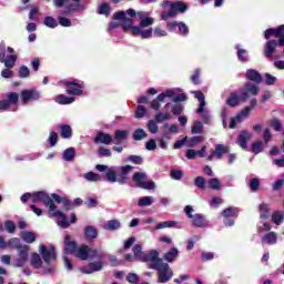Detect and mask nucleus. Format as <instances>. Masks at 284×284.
I'll return each mask as SVG.
<instances>
[{
	"label": "nucleus",
	"instance_id": "ea45409f",
	"mask_svg": "<svg viewBox=\"0 0 284 284\" xmlns=\"http://www.w3.org/2000/svg\"><path fill=\"white\" fill-rule=\"evenodd\" d=\"M60 136L62 139H71L72 138V128L68 124L60 126Z\"/></svg>",
	"mask_w": 284,
	"mask_h": 284
},
{
	"label": "nucleus",
	"instance_id": "9d476101",
	"mask_svg": "<svg viewBox=\"0 0 284 284\" xmlns=\"http://www.w3.org/2000/svg\"><path fill=\"white\" fill-rule=\"evenodd\" d=\"M256 104H257L256 99L251 100V106H246L235 118H232L229 128L231 130H234V128H236L237 123H241V121H243V119H247V116H250V113L252 112V110H254V108H256Z\"/></svg>",
	"mask_w": 284,
	"mask_h": 284
},
{
	"label": "nucleus",
	"instance_id": "13d9d810",
	"mask_svg": "<svg viewBox=\"0 0 284 284\" xmlns=\"http://www.w3.org/2000/svg\"><path fill=\"white\" fill-rule=\"evenodd\" d=\"M22 239L26 243H34V241H37V235L32 232H22Z\"/></svg>",
	"mask_w": 284,
	"mask_h": 284
},
{
	"label": "nucleus",
	"instance_id": "9b49d317",
	"mask_svg": "<svg viewBox=\"0 0 284 284\" xmlns=\"http://www.w3.org/2000/svg\"><path fill=\"white\" fill-rule=\"evenodd\" d=\"M247 99H250L247 92H241L240 95L236 92H231L226 100V105H229V108H237L241 103H246Z\"/></svg>",
	"mask_w": 284,
	"mask_h": 284
},
{
	"label": "nucleus",
	"instance_id": "09e8293b",
	"mask_svg": "<svg viewBox=\"0 0 284 284\" xmlns=\"http://www.w3.org/2000/svg\"><path fill=\"white\" fill-rule=\"evenodd\" d=\"M207 185L211 190L219 191L221 190V180L216 178L209 179Z\"/></svg>",
	"mask_w": 284,
	"mask_h": 284
},
{
	"label": "nucleus",
	"instance_id": "4d7b16f0",
	"mask_svg": "<svg viewBox=\"0 0 284 284\" xmlns=\"http://www.w3.org/2000/svg\"><path fill=\"white\" fill-rule=\"evenodd\" d=\"M260 186H261V181H258V179L253 178L250 180L248 187L251 192H257Z\"/></svg>",
	"mask_w": 284,
	"mask_h": 284
},
{
	"label": "nucleus",
	"instance_id": "f8f14e48",
	"mask_svg": "<svg viewBox=\"0 0 284 284\" xmlns=\"http://www.w3.org/2000/svg\"><path fill=\"white\" fill-rule=\"evenodd\" d=\"M140 261L142 263H150L149 270H152V266L159 265L163 261V258L159 257V251L151 250L144 252Z\"/></svg>",
	"mask_w": 284,
	"mask_h": 284
},
{
	"label": "nucleus",
	"instance_id": "0eeeda50",
	"mask_svg": "<svg viewBox=\"0 0 284 284\" xmlns=\"http://www.w3.org/2000/svg\"><path fill=\"white\" fill-rule=\"evenodd\" d=\"M193 212L194 207H192L191 205H186L184 207V214H186L187 219H191V223L194 227H207V225H210V222H207L205 215L200 213L193 215Z\"/></svg>",
	"mask_w": 284,
	"mask_h": 284
},
{
	"label": "nucleus",
	"instance_id": "a211bd4d",
	"mask_svg": "<svg viewBox=\"0 0 284 284\" xmlns=\"http://www.w3.org/2000/svg\"><path fill=\"white\" fill-rule=\"evenodd\" d=\"M22 103H28L29 101H39L41 99V93L38 90H23L21 92Z\"/></svg>",
	"mask_w": 284,
	"mask_h": 284
},
{
	"label": "nucleus",
	"instance_id": "a19ab883",
	"mask_svg": "<svg viewBox=\"0 0 284 284\" xmlns=\"http://www.w3.org/2000/svg\"><path fill=\"white\" fill-rule=\"evenodd\" d=\"M154 203V197L152 196H142L139 199L138 205L139 207H148Z\"/></svg>",
	"mask_w": 284,
	"mask_h": 284
},
{
	"label": "nucleus",
	"instance_id": "72a5a7b5",
	"mask_svg": "<svg viewBox=\"0 0 284 284\" xmlns=\"http://www.w3.org/2000/svg\"><path fill=\"white\" fill-rule=\"evenodd\" d=\"M193 94H194L195 99H197V101H200L196 112H203V109L206 105L205 95L201 91H194Z\"/></svg>",
	"mask_w": 284,
	"mask_h": 284
},
{
	"label": "nucleus",
	"instance_id": "e2e57ef3",
	"mask_svg": "<svg viewBox=\"0 0 284 284\" xmlns=\"http://www.w3.org/2000/svg\"><path fill=\"white\" fill-rule=\"evenodd\" d=\"M156 120H149L148 122V130L151 132V134H156L159 132V125H156Z\"/></svg>",
	"mask_w": 284,
	"mask_h": 284
},
{
	"label": "nucleus",
	"instance_id": "1a4fd4ad",
	"mask_svg": "<svg viewBox=\"0 0 284 284\" xmlns=\"http://www.w3.org/2000/svg\"><path fill=\"white\" fill-rule=\"evenodd\" d=\"M61 84L64 85L67 94H71L72 97H81L83 94V83L79 80H64Z\"/></svg>",
	"mask_w": 284,
	"mask_h": 284
},
{
	"label": "nucleus",
	"instance_id": "bf43d9fd",
	"mask_svg": "<svg viewBox=\"0 0 284 284\" xmlns=\"http://www.w3.org/2000/svg\"><path fill=\"white\" fill-rule=\"evenodd\" d=\"M270 125L273 128V130H275V132H281L283 129V122L276 118L271 120Z\"/></svg>",
	"mask_w": 284,
	"mask_h": 284
},
{
	"label": "nucleus",
	"instance_id": "2eb2a0df",
	"mask_svg": "<svg viewBox=\"0 0 284 284\" xmlns=\"http://www.w3.org/2000/svg\"><path fill=\"white\" fill-rule=\"evenodd\" d=\"M40 254L45 265H50L52 261H57V251L52 246L48 248L44 245H40Z\"/></svg>",
	"mask_w": 284,
	"mask_h": 284
},
{
	"label": "nucleus",
	"instance_id": "39448f33",
	"mask_svg": "<svg viewBox=\"0 0 284 284\" xmlns=\"http://www.w3.org/2000/svg\"><path fill=\"white\" fill-rule=\"evenodd\" d=\"M152 270L158 272V283H168V281H172L174 276V272L170 267V264L165 263L163 260L160 264H154Z\"/></svg>",
	"mask_w": 284,
	"mask_h": 284
},
{
	"label": "nucleus",
	"instance_id": "6e6d98bb",
	"mask_svg": "<svg viewBox=\"0 0 284 284\" xmlns=\"http://www.w3.org/2000/svg\"><path fill=\"white\" fill-rule=\"evenodd\" d=\"M191 132H192V134H203V122L195 121L193 123Z\"/></svg>",
	"mask_w": 284,
	"mask_h": 284
},
{
	"label": "nucleus",
	"instance_id": "aec40b11",
	"mask_svg": "<svg viewBox=\"0 0 284 284\" xmlns=\"http://www.w3.org/2000/svg\"><path fill=\"white\" fill-rule=\"evenodd\" d=\"M93 141L95 144L102 143L103 145H110V143H112L113 139L110 133L100 131L97 133Z\"/></svg>",
	"mask_w": 284,
	"mask_h": 284
},
{
	"label": "nucleus",
	"instance_id": "680f3d73",
	"mask_svg": "<svg viewBox=\"0 0 284 284\" xmlns=\"http://www.w3.org/2000/svg\"><path fill=\"white\" fill-rule=\"evenodd\" d=\"M236 50H237L239 61H242V63H245L247 61V50L240 49L239 47H236Z\"/></svg>",
	"mask_w": 284,
	"mask_h": 284
},
{
	"label": "nucleus",
	"instance_id": "0e129e2a",
	"mask_svg": "<svg viewBox=\"0 0 284 284\" xmlns=\"http://www.w3.org/2000/svg\"><path fill=\"white\" fill-rule=\"evenodd\" d=\"M98 14H104L105 17H108L110 14V4L105 2L100 4L98 8Z\"/></svg>",
	"mask_w": 284,
	"mask_h": 284
},
{
	"label": "nucleus",
	"instance_id": "4c0bfd02",
	"mask_svg": "<svg viewBox=\"0 0 284 284\" xmlns=\"http://www.w3.org/2000/svg\"><path fill=\"white\" fill-rule=\"evenodd\" d=\"M74 156H77V151L74 150V148H69L64 150L62 159L64 161L72 162L74 161Z\"/></svg>",
	"mask_w": 284,
	"mask_h": 284
},
{
	"label": "nucleus",
	"instance_id": "de8ad7c7",
	"mask_svg": "<svg viewBox=\"0 0 284 284\" xmlns=\"http://www.w3.org/2000/svg\"><path fill=\"white\" fill-rule=\"evenodd\" d=\"M258 210L260 212H262L260 219H262V221H265V219L270 216V207L267 206V204L262 203L260 204Z\"/></svg>",
	"mask_w": 284,
	"mask_h": 284
},
{
	"label": "nucleus",
	"instance_id": "7c9ffc66",
	"mask_svg": "<svg viewBox=\"0 0 284 284\" xmlns=\"http://www.w3.org/2000/svg\"><path fill=\"white\" fill-rule=\"evenodd\" d=\"M30 265L33 266L34 270H41L43 265V260H41V255L38 253H32Z\"/></svg>",
	"mask_w": 284,
	"mask_h": 284
},
{
	"label": "nucleus",
	"instance_id": "2f4dec72",
	"mask_svg": "<svg viewBox=\"0 0 284 284\" xmlns=\"http://www.w3.org/2000/svg\"><path fill=\"white\" fill-rule=\"evenodd\" d=\"M179 258V248L173 247L164 254V261L168 263H174Z\"/></svg>",
	"mask_w": 284,
	"mask_h": 284
},
{
	"label": "nucleus",
	"instance_id": "79ce46f5",
	"mask_svg": "<svg viewBox=\"0 0 284 284\" xmlns=\"http://www.w3.org/2000/svg\"><path fill=\"white\" fill-rule=\"evenodd\" d=\"M165 227H179V223L175 221H165L155 225V230H165Z\"/></svg>",
	"mask_w": 284,
	"mask_h": 284
},
{
	"label": "nucleus",
	"instance_id": "c03bdc74",
	"mask_svg": "<svg viewBox=\"0 0 284 284\" xmlns=\"http://www.w3.org/2000/svg\"><path fill=\"white\" fill-rule=\"evenodd\" d=\"M29 254H30V246L22 245V246H20V248H18V256H19V258L28 261Z\"/></svg>",
	"mask_w": 284,
	"mask_h": 284
},
{
	"label": "nucleus",
	"instance_id": "6ab92c4d",
	"mask_svg": "<svg viewBox=\"0 0 284 284\" xmlns=\"http://www.w3.org/2000/svg\"><path fill=\"white\" fill-rule=\"evenodd\" d=\"M50 213H51V216L58 217V225L60 227H63V230H68V227H70V222L68 221V217L64 215L63 212L54 210Z\"/></svg>",
	"mask_w": 284,
	"mask_h": 284
},
{
	"label": "nucleus",
	"instance_id": "a18cd8bd",
	"mask_svg": "<svg viewBox=\"0 0 284 284\" xmlns=\"http://www.w3.org/2000/svg\"><path fill=\"white\" fill-rule=\"evenodd\" d=\"M1 63H4L6 68H14V65H17V55L11 54L8 55L7 58H4V61H2Z\"/></svg>",
	"mask_w": 284,
	"mask_h": 284
},
{
	"label": "nucleus",
	"instance_id": "8fccbe9b",
	"mask_svg": "<svg viewBox=\"0 0 284 284\" xmlns=\"http://www.w3.org/2000/svg\"><path fill=\"white\" fill-rule=\"evenodd\" d=\"M172 119V113H156L155 123H163V121H170Z\"/></svg>",
	"mask_w": 284,
	"mask_h": 284
},
{
	"label": "nucleus",
	"instance_id": "6e6552de",
	"mask_svg": "<svg viewBox=\"0 0 284 284\" xmlns=\"http://www.w3.org/2000/svg\"><path fill=\"white\" fill-rule=\"evenodd\" d=\"M31 199L33 203H43L45 207H49V212H54V210H57V204H54V201L52 200L50 194L44 191L31 193Z\"/></svg>",
	"mask_w": 284,
	"mask_h": 284
},
{
	"label": "nucleus",
	"instance_id": "393cba45",
	"mask_svg": "<svg viewBox=\"0 0 284 284\" xmlns=\"http://www.w3.org/2000/svg\"><path fill=\"white\" fill-rule=\"evenodd\" d=\"M128 136H130V133L126 130H116L114 132L113 143L121 145L122 141H128Z\"/></svg>",
	"mask_w": 284,
	"mask_h": 284
},
{
	"label": "nucleus",
	"instance_id": "a878e982",
	"mask_svg": "<svg viewBox=\"0 0 284 284\" xmlns=\"http://www.w3.org/2000/svg\"><path fill=\"white\" fill-rule=\"evenodd\" d=\"M245 77L248 79V81H253V83H261V81H263L261 73L254 69H248Z\"/></svg>",
	"mask_w": 284,
	"mask_h": 284
},
{
	"label": "nucleus",
	"instance_id": "052dcab7",
	"mask_svg": "<svg viewBox=\"0 0 284 284\" xmlns=\"http://www.w3.org/2000/svg\"><path fill=\"white\" fill-rule=\"evenodd\" d=\"M272 221L275 225H281V223H283V212L275 211L272 215Z\"/></svg>",
	"mask_w": 284,
	"mask_h": 284
},
{
	"label": "nucleus",
	"instance_id": "f3484780",
	"mask_svg": "<svg viewBox=\"0 0 284 284\" xmlns=\"http://www.w3.org/2000/svg\"><path fill=\"white\" fill-rule=\"evenodd\" d=\"M97 262H90L87 266L81 267L82 274H94L103 270V258H97Z\"/></svg>",
	"mask_w": 284,
	"mask_h": 284
},
{
	"label": "nucleus",
	"instance_id": "338daca9",
	"mask_svg": "<svg viewBox=\"0 0 284 284\" xmlns=\"http://www.w3.org/2000/svg\"><path fill=\"white\" fill-rule=\"evenodd\" d=\"M20 79H28L30 77V69L27 65H22L18 72Z\"/></svg>",
	"mask_w": 284,
	"mask_h": 284
},
{
	"label": "nucleus",
	"instance_id": "4be33fe9",
	"mask_svg": "<svg viewBox=\"0 0 284 284\" xmlns=\"http://www.w3.org/2000/svg\"><path fill=\"white\" fill-rule=\"evenodd\" d=\"M84 236L87 241L92 242L99 237V230L95 226L88 225L84 227Z\"/></svg>",
	"mask_w": 284,
	"mask_h": 284
},
{
	"label": "nucleus",
	"instance_id": "7ed1b4c3",
	"mask_svg": "<svg viewBox=\"0 0 284 284\" xmlns=\"http://www.w3.org/2000/svg\"><path fill=\"white\" fill-rule=\"evenodd\" d=\"M74 256L80 261H94V258H105L103 252L99 251L98 248H92L88 245L80 246L75 251Z\"/></svg>",
	"mask_w": 284,
	"mask_h": 284
},
{
	"label": "nucleus",
	"instance_id": "f03ea898",
	"mask_svg": "<svg viewBox=\"0 0 284 284\" xmlns=\"http://www.w3.org/2000/svg\"><path fill=\"white\" fill-rule=\"evenodd\" d=\"M161 8H169V11L162 12V20L168 21V19H174L179 14H185L187 12L189 7L183 1L172 2L170 0H163L161 3Z\"/></svg>",
	"mask_w": 284,
	"mask_h": 284
},
{
	"label": "nucleus",
	"instance_id": "58836bf2",
	"mask_svg": "<svg viewBox=\"0 0 284 284\" xmlns=\"http://www.w3.org/2000/svg\"><path fill=\"white\" fill-rule=\"evenodd\" d=\"M199 143H203V136H193V138H187L186 136V146L187 148H195V145H199Z\"/></svg>",
	"mask_w": 284,
	"mask_h": 284
},
{
	"label": "nucleus",
	"instance_id": "c756f323",
	"mask_svg": "<svg viewBox=\"0 0 284 284\" xmlns=\"http://www.w3.org/2000/svg\"><path fill=\"white\" fill-rule=\"evenodd\" d=\"M213 154L216 156V159L221 160L223 159V154H230V146L217 144L213 151Z\"/></svg>",
	"mask_w": 284,
	"mask_h": 284
},
{
	"label": "nucleus",
	"instance_id": "473e14b6",
	"mask_svg": "<svg viewBox=\"0 0 284 284\" xmlns=\"http://www.w3.org/2000/svg\"><path fill=\"white\" fill-rule=\"evenodd\" d=\"M260 88L256 84H252V83H245L244 85V91L242 92H246V94H250L252 97H258V92H260Z\"/></svg>",
	"mask_w": 284,
	"mask_h": 284
},
{
	"label": "nucleus",
	"instance_id": "603ef678",
	"mask_svg": "<svg viewBox=\"0 0 284 284\" xmlns=\"http://www.w3.org/2000/svg\"><path fill=\"white\" fill-rule=\"evenodd\" d=\"M132 252H133L135 258H138V261H141L143 254L145 253V252H143V246H141V244H135L132 247Z\"/></svg>",
	"mask_w": 284,
	"mask_h": 284
},
{
	"label": "nucleus",
	"instance_id": "774afa93",
	"mask_svg": "<svg viewBox=\"0 0 284 284\" xmlns=\"http://www.w3.org/2000/svg\"><path fill=\"white\" fill-rule=\"evenodd\" d=\"M148 114V109L143 105H138L136 111H135V119H143Z\"/></svg>",
	"mask_w": 284,
	"mask_h": 284
},
{
	"label": "nucleus",
	"instance_id": "b1692460",
	"mask_svg": "<svg viewBox=\"0 0 284 284\" xmlns=\"http://www.w3.org/2000/svg\"><path fill=\"white\" fill-rule=\"evenodd\" d=\"M278 45V42L276 40H270L266 42V48L264 49V57L266 59H272L274 55V52L276 51V47Z\"/></svg>",
	"mask_w": 284,
	"mask_h": 284
},
{
	"label": "nucleus",
	"instance_id": "20e7f679",
	"mask_svg": "<svg viewBox=\"0 0 284 284\" xmlns=\"http://www.w3.org/2000/svg\"><path fill=\"white\" fill-rule=\"evenodd\" d=\"M53 6L55 8H63V14H70L72 12H83L85 6L81 3V0H53Z\"/></svg>",
	"mask_w": 284,
	"mask_h": 284
},
{
	"label": "nucleus",
	"instance_id": "4468645a",
	"mask_svg": "<svg viewBox=\"0 0 284 284\" xmlns=\"http://www.w3.org/2000/svg\"><path fill=\"white\" fill-rule=\"evenodd\" d=\"M19 103V93L10 92L7 94V99L0 100V110L6 112L11 105H17Z\"/></svg>",
	"mask_w": 284,
	"mask_h": 284
},
{
	"label": "nucleus",
	"instance_id": "f704fd0d",
	"mask_svg": "<svg viewBox=\"0 0 284 284\" xmlns=\"http://www.w3.org/2000/svg\"><path fill=\"white\" fill-rule=\"evenodd\" d=\"M133 21L130 18H126L122 20L121 28L124 32H130V34H133V28H136V26H133Z\"/></svg>",
	"mask_w": 284,
	"mask_h": 284
},
{
	"label": "nucleus",
	"instance_id": "bb28decb",
	"mask_svg": "<svg viewBox=\"0 0 284 284\" xmlns=\"http://www.w3.org/2000/svg\"><path fill=\"white\" fill-rule=\"evenodd\" d=\"M264 37H284V24H281L278 28H270L264 31Z\"/></svg>",
	"mask_w": 284,
	"mask_h": 284
},
{
	"label": "nucleus",
	"instance_id": "ddd939ff",
	"mask_svg": "<svg viewBox=\"0 0 284 284\" xmlns=\"http://www.w3.org/2000/svg\"><path fill=\"white\" fill-rule=\"evenodd\" d=\"M132 179L138 187H142V190H154V182H148V175L145 173L136 172Z\"/></svg>",
	"mask_w": 284,
	"mask_h": 284
},
{
	"label": "nucleus",
	"instance_id": "3c124183",
	"mask_svg": "<svg viewBox=\"0 0 284 284\" xmlns=\"http://www.w3.org/2000/svg\"><path fill=\"white\" fill-rule=\"evenodd\" d=\"M148 136V133L143 129H136L133 132V139L134 141H143Z\"/></svg>",
	"mask_w": 284,
	"mask_h": 284
},
{
	"label": "nucleus",
	"instance_id": "864d4df0",
	"mask_svg": "<svg viewBox=\"0 0 284 284\" xmlns=\"http://www.w3.org/2000/svg\"><path fill=\"white\" fill-rule=\"evenodd\" d=\"M194 185L199 190H205V185H207V180H205V178L203 176H197L194 180Z\"/></svg>",
	"mask_w": 284,
	"mask_h": 284
},
{
	"label": "nucleus",
	"instance_id": "5fc2aeb1",
	"mask_svg": "<svg viewBox=\"0 0 284 284\" xmlns=\"http://www.w3.org/2000/svg\"><path fill=\"white\" fill-rule=\"evenodd\" d=\"M43 23L47 28H57L59 26V21L50 16L44 18Z\"/></svg>",
	"mask_w": 284,
	"mask_h": 284
},
{
	"label": "nucleus",
	"instance_id": "c9c22d12",
	"mask_svg": "<svg viewBox=\"0 0 284 284\" xmlns=\"http://www.w3.org/2000/svg\"><path fill=\"white\" fill-rule=\"evenodd\" d=\"M55 102L60 105H70V103H74V98H70L64 94H59L55 97Z\"/></svg>",
	"mask_w": 284,
	"mask_h": 284
},
{
	"label": "nucleus",
	"instance_id": "c85d7f7f",
	"mask_svg": "<svg viewBox=\"0 0 284 284\" xmlns=\"http://www.w3.org/2000/svg\"><path fill=\"white\" fill-rule=\"evenodd\" d=\"M278 241V235L275 232H268L262 237V243H266V245H276Z\"/></svg>",
	"mask_w": 284,
	"mask_h": 284
},
{
	"label": "nucleus",
	"instance_id": "cd10ccee",
	"mask_svg": "<svg viewBox=\"0 0 284 284\" xmlns=\"http://www.w3.org/2000/svg\"><path fill=\"white\" fill-rule=\"evenodd\" d=\"M103 230H106L108 232H116V230H121V221L110 220L103 224Z\"/></svg>",
	"mask_w": 284,
	"mask_h": 284
},
{
	"label": "nucleus",
	"instance_id": "dca6fc26",
	"mask_svg": "<svg viewBox=\"0 0 284 284\" xmlns=\"http://www.w3.org/2000/svg\"><path fill=\"white\" fill-rule=\"evenodd\" d=\"M166 27L171 32L178 31L179 34H182L184 37L190 34V28L187 27V24H185V22L171 21L168 22Z\"/></svg>",
	"mask_w": 284,
	"mask_h": 284
},
{
	"label": "nucleus",
	"instance_id": "5701e85b",
	"mask_svg": "<svg viewBox=\"0 0 284 284\" xmlns=\"http://www.w3.org/2000/svg\"><path fill=\"white\" fill-rule=\"evenodd\" d=\"M252 139V133L247 131H241L239 138H237V145L242 148V150H247V141Z\"/></svg>",
	"mask_w": 284,
	"mask_h": 284
},
{
	"label": "nucleus",
	"instance_id": "69168bd1",
	"mask_svg": "<svg viewBox=\"0 0 284 284\" xmlns=\"http://www.w3.org/2000/svg\"><path fill=\"white\" fill-rule=\"evenodd\" d=\"M98 154H99V156H100L101 159H103V158H110V156H112V151H110V149L100 146L99 150H98Z\"/></svg>",
	"mask_w": 284,
	"mask_h": 284
},
{
	"label": "nucleus",
	"instance_id": "e433bc0d",
	"mask_svg": "<svg viewBox=\"0 0 284 284\" xmlns=\"http://www.w3.org/2000/svg\"><path fill=\"white\" fill-rule=\"evenodd\" d=\"M83 179H85V181H89L90 183H99V181H102L101 175L92 171L84 173Z\"/></svg>",
	"mask_w": 284,
	"mask_h": 284
},
{
	"label": "nucleus",
	"instance_id": "37998d69",
	"mask_svg": "<svg viewBox=\"0 0 284 284\" xmlns=\"http://www.w3.org/2000/svg\"><path fill=\"white\" fill-rule=\"evenodd\" d=\"M222 216H224V219H232L234 216H239V209L227 207L222 212Z\"/></svg>",
	"mask_w": 284,
	"mask_h": 284
},
{
	"label": "nucleus",
	"instance_id": "423d86ee",
	"mask_svg": "<svg viewBox=\"0 0 284 284\" xmlns=\"http://www.w3.org/2000/svg\"><path fill=\"white\" fill-rule=\"evenodd\" d=\"M154 18H144L140 21L139 26L133 28V37H150L154 30Z\"/></svg>",
	"mask_w": 284,
	"mask_h": 284
},
{
	"label": "nucleus",
	"instance_id": "49530a36",
	"mask_svg": "<svg viewBox=\"0 0 284 284\" xmlns=\"http://www.w3.org/2000/svg\"><path fill=\"white\" fill-rule=\"evenodd\" d=\"M23 245H21V240L18 237H12L7 242V247H12V250H19Z\"/></svg>",
	"mask_w": 284,
	"mask_h": 284
},
{
	"label": "nucleus",
	"instance_id": "f257e3e1",
	"mask_svg": "<svg viewBox=\"0 0 284 284\" xmlns=\"http://www.w3.org/2000/svg\"><path fill=\"white\" fill-rule=\"evenodd\" d=\"M95 170H98V172L106 171L105 181H108L109 183H119L120 185H125V183H128V174L132 172V165L121 166L118 174L114 169H111L105 164L95 165Z\"/></svg>",
	"mask_w": 284,
	"mask_h": 284
},
{
	"label": "nucleus",
	"instance_id": "412c9836",
	"mask_svg": "<svg viewBox=\"0 0 284 284\" xmlns=\"http://www.w3.org/2000/svg\"><path fill=\"white\" fill-rule=\"evenodd\" d=\"M64 252L67 254H75L77 252V242L72 241L70 235H65L64 237Z\"/></svg>",
	"mask_w": 284,
	"mask_h": 284
}]
</instances>
